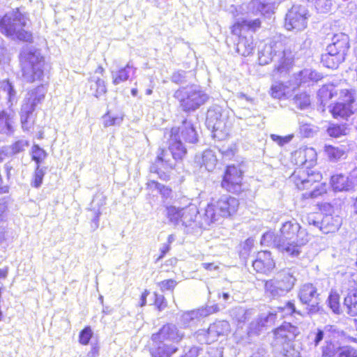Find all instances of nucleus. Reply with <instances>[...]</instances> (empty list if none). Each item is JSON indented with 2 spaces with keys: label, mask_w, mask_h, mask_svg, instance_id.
Wrapping results in <instances>:
<instances>
[{
  "label": "nucleus",
  "mask_w": 357,
  "mask_h": 357,
  "mask_svg": "<svg viewBox=\"0 0 357 357\" xmlns=\"http://www.w3.org/2000/svg\"><path fill=\"white\" fill-rule=\"evenodd\" d=\"M8 204L6 201L0 202V215H2L7 210Z\"/></svg>",
  "instance_id": "774afa93"
},
{
  "label": "nucleus",
  "mask_w": 357,
  "mask_h": 357,
  "mask_svg": "<svg viewBox=\"0 0 357 357\" xmlns=\"http://www.w3.org/2000/svg\"><path fill=\"white\" fill-rule=\"evenodd\" d=\"M195 162L200 165L202 172H212L218 162L217 157L212 150L204 151L201 155H197Z\"/></svg>",
  "instance_id": "b1692460"
},
{
  "label": "nucleus",
  "mask_w": 357,
  "mask_h": 357,
  "mask_svg": "<svg viewBox=\"0 0 357 357\" xmlns=\"http://www.w3.org/2000/svg\"><path fill=\"white\" fill-rule=\"evenodd\" d=\"M32 159L38 165L47 156L46 152L38 145L33 146L31 149Z\"/></svg>",
  "instance_id": "09e8293b"
},
{
  "label": "nucleus",
  "mask_w": 357,
  "mask_h": 357,
  "mask_svg": "<svg viewBox=\"0 0 357 357\" xmlns=\"http://www.w3.org/2000/svg\"><path fill=\"white\" fill-rule=\"evenodd\" d=\"M299 333L298 327L287 321L282 322L272 331L273 340L282 346L294 342Z\"/></svg>",
  "instance_id": "4468645a"
},
{
  "label": "nucleus",
  "mask_w": 357,
  "mask_h": 357,
  "mask_svg": "<svg viewBox=\"0 0 357 357\" xmlns=\"http://www.w3.org/2000/svg\"><path fill=\"white\" fill-rule=\"evenodd\" d=\"M342 225V219L338 215H326L321 222V229L326 234L337 231Z\"/></svg>",
  "instance_id": "a878e982"
},
{
  "label": "nucleus",
  "mask_w": 357,
  "mask_h": 357,
  "mask_svg": "<svg viewBox=\"0 0 357 357\" xmlns=\"http://www.w3.org/2000/svg\"><path fill=\"white\" fill-rule=\"evenodd\" d=\"M93 336V331L89 326H85L79 334V342L82 345H87Z\"/></svg>",
  "instance_id": "de8ad7c7"
},
{
  "label": "nucleus",
  "mask_w": 357,
  "mask_h": 357,
  "mask_svg": "<svg viewBox=\"0 0 357 357\" xmlns=\"http://www.w3.org/2000/svg\"><path fill=\"white\" fill-rule=\"evenodd\" d=\"M340 91L333 85L322 86L318 91V96L321 102L331 99L335 96L339 95Z\"/></svg>",
  "instance_id": "72a5a7b5"
},
{
  "label": "nucleus",
  "mask_w": 357,
  "mask_h": 357,
  "mask_svg": "<svg viewBox=\"0 0 357 357\" xmlns=\"http://www.w3.org/2000/svg\"><path fill=\"white\" fill-rule=\"evenodd\" d=\"M336 344L332 340H326L321 347V357H335L337 353Z\"/></svg>",
  "instance_id": "4c0bfd02"
},
{
  "label": "nucleus",
  "mask_w": 357,
  "mask_h": 357,
  "mask_svg": "<svg viewBox=\"0 0 357 357\" xmlns=\"http://www.w3.org/2000/svg\"><path fill=\"white\" fill-rule=\"evenodd\" d=\"M174 97L178 100L181 106L185 112L195 111L206 103L209 96L199 86H190L181 88L174 93Z\"/></svg>",
  "instance_id": "0eeeda50"
},
{
  "label": "nucleus",
  "mask_w": 357,
  "mask_h": 357,
  "mask_svg": "<svg viewBox=\"0 0 357 357\" xmlns=\"http://www.w3.org/2000/svg\"><path fill=\"white\" fill-rule=\"evenodd\" d=\"M181 339L182 335H178L174 326L162 325L158 332L151 335L153 347L149 349L151 357H172L178 351L176 344Z\"/></svg>",
  "instance_id": "7ed1b4c3"
},
{
  "label": "nucleus",
  "mask_w": 357,
  "mask_h": 357,
  "mask_svg": "<svg viewBox=\"0 0 357 357\" xmlns=\"http://www.w3.org/2000/svg\"><path fill=\"white\" fill-rule=\"evenodd\" d=\"M104 126L105 127L119 124L122 121V118L111 116L109 113L103 116Z\"/></svg>",
  "instance_id": "864d4df0"
},
{
  "label": "nucleus",
  "mask_w": 357,
  "mask_h": 357,
  "mask_svg": "<svg viewBox=\"0 0 357 357\" xmlns=\"http://www.w3.org/2000/svg\"><path fill=\"white\" fill-rule=\"evenodd\" d=\"M339 98L342 102H337L330 109V112L335 119L347 118L354 113L351 106L354 102V94L351 91L348 89L340 90Z\"/></svg>",
  "instance_id": "ddd939ff"
},
{
  "label": "nucleus",
  "mask_w": 357,
  "mask_h": 357,
  "mask_svg": "<svg viewBox=\"0 0 357 357\" xmlns=\"http://www.w3.org/2000/svg\"><path fill=\"white\" fill-rule=\"evenodd\" d=\"M206 125L208 128L212 129L213 137L222 140L229 135L231 122L222 108L218 105H214L207 112Z\"/></svg>",
  "instance_id": "1a4fd4ad"
},
{
  "label": "nucleus",
  "mask_w": 357,
  "mask_h": 357,
  "mask_svg": "<svg viewBox=\"0 0 357 357\" xmlns=\"http://www.w3.org/2000/svg\"><path fill=\"white\" fill-rule=\"evenodd\" d=\"M280 236L283 241L298 239L301 236L308 238V235L305 229L296 222L289 220L283 223L280 229Z\"/></svg>",
  "instance_id": "f3484780"
},
{
  "label": "nucleus",
  "mask_w": 357,
  "mask_h": 357,
  "mask_svg": "<svg viewBox=\"0 0 357 357\" xmlns=\"http://www.w3.org/2000/svg\"><path fill=\"white\" fill-rule=\"evenodd\" d=\"M314 2L316 9L321 13H329L333 7L332 0H315Z\"/></svg>",
  "instance_id": "49530a36"
},
{
  "label": "nucleus",
  "mask_w": 357,
  "mask_h": 357,
  "mask_svg": "<svg viewBox=\"0 0 357 357\" xmlns=\"http://www.w3.org/2000/svg\"><path fill=\"white\" fill-rule=\"evenodd\" d=\"M349 47V38L347 35H335L332 43L326 48V52L321 55V62L328 68H337L344 60Z\"/></svg>",
  "instance_id": "423d86ee"
},
{
  "label": "nucleus",
  "mask_w": 357,
  "mask_h": 357,
  "mask_svg": "<svg viewBox=\"0 0 357 357\" xmlns=\"http://www.w3.org/2000/svg\"><path fill=\"white\" fill-rule=\"evenodd\" d=\"M169 150L175 160H182L187 153V149L182 144L181 139L176 136L175 129L171 130Z\"/></svg>",
  "instance_id": "5701e85b"
},
{
  "label": "nucleus",
  "mask_w": 357,
  "mask_h": 357,
  "mask_svg": "<svg viewBox=\"0 0 357 357\" xmlns=\"http://www.w3.org/2000/svg\"><path fill=\"white\" fill-rule=\"evenodd\" d=\"M153 305L159 311L161 312L166 309L168 306V303L165 298V297L160 294L159 293L154 291L153 292Z\"/></svg>",
  "instance_id": "37998d69"
},
{
  "label": "nucleus",
  "mask_w": 357,
  "mask_h": 357,
  "mask_svg": "<svg viewBox=\"0 0 357 357\" xmlns=\"http://www.w3.org/2000/svg\"><path fill=\"white\" fill-rule=\"evenodd\" d=\"M268 321V316L261 317L258 318L255 322L251 324L253 329L256 331H259L263 328H267V323Z\"/></svg>",
  "instance_id": "603ef678"
},
{
  "label": "nucleus",
  "mask_w": 357,
  "mask_h": 357,
  "mask_svg": "<svg viewBox=\"0 0 357 357\" xmlns=\"http://www.w3.org/2000/svg\"><path fill=\"white\" fill-rule=\"evenodd\" d=\"M170 238L171 236L169 237L168 238V243L165 244L162 248L160 250V255L157 257L156 259V261H160V259H162L165 255L170 250V248H171V246H170V243H171V241H170Z\"/></svg>",
  "instance_id": "052dcab7"
},
{
  "label": "nucleus",
  "mask_w": 357,
  "mask_h": 357,
  "mask_svg": "<svg viewBox=\"0 0 357 357\" xmlns=\"http://www.w3.org/2000/svg\"><path fill=\"white\" fill-rule=\"evenodd\" d=\"M12 117L5 111L0 112V132L10 133L12 130Z\"/></svg>",
  "instance_id": "f704fd0d"
},
{
  "label": "nucleus",
  "mask_w": 357,
  "mask_h": 357,
  "mask_svg": "<svg viewBox=\"0 0 357 357\" xmlns=\"http://www.w3.org/2000/svg\"><path fill=\"white\" fill-rule=\"evenodd\" d=\"M229 331V324L227 321H215L207 330L206 343L210 344L218 341L219 337L227 335Z\"/></svg>",
  "instance_id": "412c9836"
},
{
  "label": "nucleus",
  "mask_w": 357,
  "mask_h": 357,
  "mask_svg": "<svg viewBox=\"0 0 357 357\" xmlns=\"http://www.w3.org/2000/svg\"><path fill=\"white\" fill-rule=\"evenodd\" d=\"M318 210L324 215H331V213L333 211V206L331 204L327 202H321L317 204Z\"/></svg>",
  "instance_id": "6e6d98bb"
},
{
  "label": "nucleus",
  "mask_w": 357,
  "mask_h": 357,
  "mask_svg": "<svg viewBox=\"0 0 357 357\" xmlns=\"http://www.w3.org/2000/svg\"><path fill=\"white\" fill-rule=\"evenodd\" d=\"M331 185L333 187L334 190L335 191H343V190H347L348 188L344 185L339 186L337 185L340 180H331Z\"/></svg>",
  "instance_id": "e2e57ef3"
},
{
  "label": "nucleus",
  "mask_w": 357,
  "mask_h": 357,
  "mask_svg": "<svg viewBox=\"0 0 357 357\" xmlns=\"http://www.w3.org/2000/svg\"><path fill=\"white\" fill-rule=\"evenodd\" d=\"M298 298L303 304L307 305L306 310L309 314H315L322 310L317 289L312 284H303L299 290Z\"/></svg>",
  "instance_id": "9b49d317"
},
{
  "label": "nucleus",
  "mask_w": 357,
  "mask_h": 357,
  "mask_svg": "<svg viewBox=\"0 0 357 357\" xmlns=\"http://www.w3.org/2000/svg\"><path fill=\"white\" fill-rule=\"evenodd\" d=\"M323 338H324L323 331L318 329L317 331V333H316L315 338L314 340V344L315 346H318L320 342L323 340Z\"/></svg>",
  "instance_id": "0e129e2a"
},
{
  "label": "nucleus",
  "mask_w": 357,
  "mask_h": 357,
  "mask_svg": "<svg viewBox=\"0 0 357 357\" xmlns=\"http://www.w3.org/2000/svg\"><path fill=\"white\" fill-rule=\"evenodd\" d=\"M176 130V136L181 137L186 142L195 143L197 142V133L195 128L190 121L185 120L178 128H173Z\"/></svg>",
  "instance_id": "4be33fe9"
},
{
  "label": "nucleus",
  "mask_w": 357,
  "mask_h": 357,
  "mask_svg": "<svg viewBox=\"0 0 357 357\" xmlns=\"http://www.w3.org/2000/svg\"><path fill=\"white\" fill-rule=\"evenodd\" d=\"M239 207V202L232 197H222L208 204L205 209V216L211 222L218 218H229L234 215Z\"/></svg>",
  "instance_id": "6e6552de"
},
{
  "label": "nucleus",
  "mask_w": 357,
  "mask_h": 357,
  "mask_svg": "<svg viewBox=\"0 0 357 357\" xmlns=\"http://www.w3.org/2000/svg\"><path fill=\"white\" fill-rule=\"evenodd\" d=\"M259 18L252 19L248 16L242 20H238L231 27L230 39L234 44L236 52L243 56L252 54L255 50L253 38L247 34V31H257L261 27Z\"/></svg>",
  "instance_id": "f03ea898"
},
{
  "label": "nucleus",
  "mask_w": 357,
  "mask_h": 357,
  "mask_svg": "<svg viewBox=\"0 0 357 357\" xmlns=\"http://www.w3.org/2000/svg\"><path fill=\"white\" fill-rule=\"evenodd\" d=\"M327 133L332 137H340L347 135V128L344 124L331 123L327 128Z\"/></svg>",
  "instance_id": "ea45409f"
},
{
  "label": "nucleus",
  "mask_w": 357,
  "mask_h": 357,
  "mask_svg": "<svg viewBox=\"0 0 357 357\" xmlns=\"http://www.w3.org/2000/svg\"><path fill=\"white\" fill-rule=\"evenodd\" d=\"M171 189L169 188H167L165 186H162L160 188V194L164 196V197H169L171 194Z\"/></svg>",
  "instance_id": "338daca9"
},
{
  "label": "nucleus",
  "mask_w": 357,
  "mask_h": 357,
  "mask_svg": "<svg viewBox=\"0 0 357 357\" xmlns=\"http://www.w3.org/2000/svg\"><path fill=\"white\" fill-rule=\"evenodd\" d=\"M292 160L297 165L309 167L315 164L317 152L312 147H301L293 153Z\"/></svg>",
  "instance_id": "a211bd4d"
},
{
  "label": "nucleus",
  "mask_w": 357,
  "mask_h": 357,
  "mask_svg": "<svg viewBox=\"0 0 357 357\" xmlns=\"http://www.w3.org/2000/svg\"><path fill=\"white\" fill-rule=\"evenodd\" d=\"M46 93L47 88L44 85H40L28 92L21 108V123L23 130H29L31 124L28 119L38 105L44 100Z\"/></svg>",
  "instance_id": "9d476101"
},
{
  "label": "nucleus",
  "mask_w": 357,
  "mask_h": 357,
  "mask_svg": "<svg viewBox=\"0 0 357 357\" xmlns=\"http://www.w3.org/2000/svg\"><path fill=\"white\" fill-rule=\"evenodd\" d=\"M245 166L243 164L231 165L227 167L223 178H238L243 176Z\"/></svg>",
  "instance_id": "2f4dec72"
},
{
  "label": "nucleus",
  "mask_w": 357,
  "mask_h": 357,
  "mask_svg": "<svg viewBox=\"0 0 357 357\" xmlns=\"http://www.w3.org/2000/svg\"><path fill=\"white\" fill-rule=\"evenodd\" d=\"M335 357H357V349L348 345L339 347Z\"/></svg>",
  "instance_id": "c03bdc74"
},
{
  "label": "nucleus",
  "mask_w": 357,
  "mask_h": 357,
  "mask_svg": "<svg viewBox=\"0 0 357 357\" xmlns=\"http://www.w3.org/2000/svg\"><path fill=\"white\" fill-rule=\"evenodd\" d=\"M321 180H302V188H310L308 196L310 197H317L325 194L327 191L326 183L321 182Z\"/></svg>",
  "instance_id": "393cba45"
},
{
  "label": "nucleus",
  "mask_w": 357,
  "mask_h": 357,
  "mask_svg": "<svg viewBox=\"0 0 357 357\" xmlns=\"http://www.w3.org/2000/svg\"><path fill=\"white\" fill-rule=\"evenodd\" d=\"M28 18L17 8L6 13L0 18V31L13 39L30 42L32 34L26 30Z\"/></svg>",
  "instance_id": "20e7f679"
},
{
  "label": "nucleus",
  "mask_w": 357,
  "mask_h": 357,
  "mask_svg": "<svg viewBox=\"0 0 357 357\" xmlns=\"http://www.w3.org/2000/svg\"><path fill=\"white\" fill-rule=\"evenodd\" d=\"M29 144V142L25 139H19L16 141L10 146L11 153L17 154L22 151H24L25 147L28 146Z\"/></svg>",
  "instance_id": "3c124183"
},
{
  "label": "nucleus",
  "mask_w": 357,
  "mask_h": 357,
  "mask_svg": "<svg viewBox=\"0 0 357 357\" xmlns=\"http://www.w3.org/2000/svg\"><path fill=\"white\" fill-rule=\"evenodd\" d=\"M132 68V66L128 63L124 68L116 71H112V83L114 85H118L128 80L130 76L129 70Z\"/></svg>",
  "instance_id": "7c9ffc66"
},
{
  "label": "nucleus",
  "mask_w": 357,
  "mask_h": 357,
  "mask_svg": "<svg viewBox=\"0 0 357 357\" xmlns=\"http://www.w3.org/2000/svg\"><path fill=\"white\" fill-rule=\"evenodd\" d=\"M22 77L27 82L41 80L44 75V58L39 50L26 48L20 54Z\"/></svg>",
  "instance_id": "39448f33"
},
{
  "label": "nucleus",
  "mask_w": 357,
  "mask_h": 357,
  "mask_svg": "<svg viewBox=\"0 0 357 357\" xmlns=\"http://www.w3.org/2000/svg\"><path fill=\"white\" fill-rule=\"evenodd\" d=\"M280 312H285L287 314L292 315L296 312V306L293 301H287L284 306L279 307Z\"/></svg>",
  "instance_id": "5fc2aeb1"
},
{
  "label": "nucleus",
  "mask_w": 357,
  "mask_h": 357,
  "mask_svg": "<svg viewBox=\"0 0 357 357\" xmlns=\"http://www.w3.org/2000/svg\"><path fill=\"white\" fill-rule=\"evenodd\" d=\"M308 238L283 241L277 245L278 250L288 257H296L301 252V247L307 243Z\"/></svg>",
  "instance_id": "dca6fc26"
},
{
  "label": "nucleus",
  "mask_w": 357,
  "mask_h": 357,
  "mask_svg": "<svg viewBox=\"0 0 357 357\" xmlns=\"http://www.w3.org/2000/svg\"><path fill=\"white\" fill-rule=\"evenodd\" d=\"M344 304L351 316L357 315V289L349 291L344 299Z\"/></svg>",
  "instance_id": "c85d7f7f"
},
{
  "label": "nucleus",
  "mask_w": 357,
  "mask_h": 357,
  "mask_svg": "<svg viewBox=\"0 0 357 357\" xmlns=\"http://www.w3.org/2000/svg\"><path fill=\"white\" fill-rule=\"evenodd\" d=\"M202 266L204 268L208 271L218 270L219 268L218 266L215 264L213 262L204 263L202 264Z\"/></svg>",
  "instance_id": "69168bd1"
},
{
  "label": "nucleus",
  "mask_w": 357,
  "mask_h": 357,
  "mask_svg": "<svg viewBox=\"0 0 357 357\" xmlns=\"http://www.w3.org/2000/svg\"><path fill=\"white\" fill-rule=\"evenodd\" d=\"M150 291L149 290L145 289L142 292L139 298V301L138 303V306L140 307H144L146 305L147 303V297L149 295Z\"/></svg>",
  "instance_id": "bf43d9fd"
},
{
  "label": "nucleus",
  "mask_w": 357,
  "mask_h": 357,
  "mask_svg": "<svg viewBox=\"0 0 357 357\" xmlns=\"http://www.w3.org/2000/svg\"><path fill=\"white\" fill-rule=\"evenodd\" d=\"M325 152L330 160L333 161L340 159L344 155V152L342 150L332 146H326Z\"/></svg>",
  "instance_id": "a18cd8bd"
},
{
  "label": "nucleus",
  "mask_w": 357,
  "mask_h": 357,
  "mask_svg": "<svg viewBox=\"0 0 357 357\" xmlns=\"http://www.w3.org/2000/svg\"><path fill=\"white\" fill-rule=\"evenodd\" d=\"M271 138L272 139L273 141H274L278 145L282 146L289 143L291 140L292 135H288V136H286V137H281V136H279V135H275V134H272L271 135Z\"/></svg>",
  "instance_id": "4d7b16f0"
},
{
  "label": "nucleus",
  "mask_w": 357,
  "mask_h": 357,
  "mask_svg": "<svg viewBox=\"0 0 357 357\" xmlns=\"http://www.w3.org/2000/svg\"><path fill=\"white\" fill-rule=\"evenodd\" d=\"M296 45L294 40L279 35L273 36L259 50V63L266 65L274 63L273 75L282 77L286 76L294 66Z\"/></svg>",
  "instance_id": "f257e3e1"
},
{
  "label": "nucleus",
  "mask_w": 357,
  "mask_h": 357,
  "mask_svg": "<svg viewBox=\"0 0 357 357\" xmlns=\"http://www.w3.org/2000/svg\"><path fill=\"white\" fill-rule=\"evenodd\" d=\"M176 284L177 282L174 279L164 280L157 284L158 287L162 291H173Z\"/></svg>",
  "instance_id": "8fccbe9b"
},
{
  "label": "nucleus",
  "mask_w": 357,
  "mask_h": 357,
  "mask_svg": "<svg viewBox=\"0 0 357 357\" xmlns=\"http://www.w3.org/2000/svg\"><path fill=\"white\" fill-rule=\"evenodd\" d=\"M328 305L337 314L340 313V295L334 290H332L328 298Z\"/></svg>",
  "instance_id": "e433bc0d"
},
{
  "label": "nucleus",
  "mask_w": 357,
  "mask_h": 357,
  "mask_svg": "<svg viewBox=\"0 0 357 357\" xmlns=\"http://www.w3.org/2000/svg\"><path fill=\"white\" fill-rule=\"evenodd\" d=\"M249 8L253 13H260L261 15L271 14L273 12V5L271 3H264L258 0H252L249 4Z\"/></svg>",
  "instance_id": "c756f323"
},
{
  "label": "nucleus",
  "mask_w": 357,
  "mask_h": 357,
  "mask_svg": "<svg viewBox=\"0 0 357 357\" xmlns=\"http://www.w3.org/2000/svg\"><path fill=\"white\" fill-rule=\"evenodd\" d=\"M301 132L304 134L305 137H310L311 134L313 132L312 128L310 125L305 124L301 126L300 128Z\"/></svg>",
  "instance_id": "680f3d73"
},
{
  "label": "nucleus",
  "mask_w": 357,
  "mask_h": 357,
  "mask_svg": "<svg viewBox=\"0 0 357 357\" xmlns=\"http://www.w3.org/2000/svg\"><path fill=\"white\" fill-rule=\"evenodd\" d=\"M293 101L296 107L301 109H307L310 105V96L305 93L297 94L294 96Z\"/></svg>",
  "instance_id": "a19ab883"
},
{
  "label": "nucleus",
  "mask_w": 357,
  "mask_h": 357,
  "mask_svg": "<svg viewBox=\"0 0 357 357\" xmlns=\"http://www.w3.org/2000/svg\"><path fill=\"white\" fill-rule=\"evenodd\" d=\"M0 89L6 94L8 107H12L17 101V91L14 84L8 79L0 82Z\"/></svg>",
  "instance_id": "cd10ccee"
},
{
  "label": "nucleus",
  "mask_w": 357,
  "mask_h": 357,
  "mask_svg": "<svg viewBox=\"0 0 357 357\" xmlns=\"http://www.w3.org/2000/svg\"><path fill=\"white\" fill-rule=\"evenodd\" d=\"M307 10L300 5L293 6L286 14L284 26L289 31H302L307 26Z\"/></svg>",
  "instance_id": "f8f14e48"
},
{
  "label": "nucleus",
  "mask_w": 357,
  "mask_h": 357,
  "mask_svg": "<svg viewBox=\"0 0 357 357\" xmlns=\"http://www.w3.org/2000/svg\"><path fill=\"white\" fill-rule=\"evenodd\" d=\"M252 266L257 273L268 275L275 269L276 263L270 251L260 250L257 252Z\"/></svg>",
  "instance_id": "2eb2a0df"
},
{
  "label": "nucleus",
  "mask_w": 357,
  "mask_h": 357,
  "mask_svg": "<svg viewBox=\"0 0 357 357\" xmlns=\"http://www.w3.org/2000/svg\"><path fill=\"white\" fill-rule=\"evenodd\" d=\"M322 78V75L312 69H304L298 74L294 75L293 79L290 81L292 90L297 89L301 84H307L310 82H316Z\"/></svg>",
  "instance_id": "aec40b11"
},
{
  "label": "nucleus",
  "mask_w": 357,
  "mask_h": 357,
  "mask_svg": "<svg viewBox=\"0 0 357 357\" xmlns=\"http://www.w3.org/2000/svg\"><path fill=\"white\" fill-rule=\"evenodd\" d=\"M264 286L265 292L271 296H275L280 291V289L277 288L278 285L275 278L264 280Z\"/></svg>",
  "instance_id": "79ce46f5"
},
{
  "label": "nucleus",
  "mask_w": 357,
  "mask_h": 357,
  "mask_svg": "<svg viewBox=\"0 0 357 357\" xmlns=\"http://www.w3.org/2000/svg\"><path fill=\"white\" fill-rule=\"evenodd\" d=\"M94 84L91 85V88L95 89V96L98 98L99 96L105 94L107 92V88L105 86V81L100 77L95 76L92 77L90 79Z\"/></svg>",
  "instance_id": "58836bf2"
},
{
  "label": "nucleus",
  "mask_w": 357,
  "mask_h": 357,
  "mask_svg": "<svg viewBox=\"0 0 357 357\" xmlns=\"http://www.w3.org/2000/svg\"><path fill=\"white\" fill-rule=\"evenodd\" d=\"M280 291H289L293 289L296 279L292 273L283 271L275 277Z\"/></svg>",
  "instance_id": "bb28decb"
},
{
  "label": "nucleus",
  "mask_w": 357,
  "mask_h": 357,
  "mask_svg": "<svg viewBox=\"0 0 357 357\" xmlns=\"http://www.w3.org/2000/svg\"><path fill=\"white\" fill-rule=\"evenodd\" d=\"M186 73L185 71H177L172 76V81L176 84H182L185 81Z\"/></svg>",
  "instance_id": "13d9d810"
},
{
  "label": "nucleus",
  "mask_w": 357,
  "mask_h": 357,
  "mask_svg": "<svg viewBox=\"0 0 357 357\" xmlns=\"http://www.w3.org/2000/svg\"><path fill=\"white\" fill-rule=\"evenodd\" d=\"M292 89L291 86L284 85L282 82H277L272 85L271 88V95L274 98H281L284 96H287L289 93V89Z\"/></svg>",
  "instance_id": "473e14b6"
},
{
  "label": "nucleus",
  "mask_w": 357,
  "mask_h": 357,
  "mask_svg": "<svg viewBox=\"0 0 357 357\" xmlns=\"http://www.w3.org/2000/svg\"><path fill=\"white\" fill-rule=\"evenodd\" d=\"M167 217L170 222L177 225L183 218L182 208H178L173 206H169L166 208Z\"/></svg>",
  "instance_id": "c9c22d12"
},
{
  "label": "nucleus",
  "mask_w": 357,
  "mask_h": 357,
  "mask_svg": "<svg viewBox=\"0 0 357 357\" xmlns=\"http://www.w3.org/2000/svg\"><path fill=\"white\" fill-rule=\"evenodd\" d=\"M167 151L159 149L155 164L151 167V172L156 173L161 178L167 176V173L173 169V163L167 158Z\"/></svg>",
  "instance_id": "6ab92c4d"
}]
</instances>
